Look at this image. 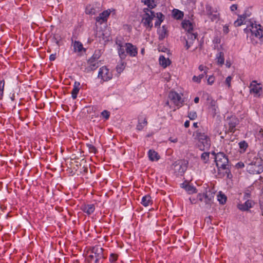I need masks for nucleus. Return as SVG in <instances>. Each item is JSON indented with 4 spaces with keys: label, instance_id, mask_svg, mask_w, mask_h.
<instances>
[{
    "label": "nucleus",
    "instance_id": "nucleus-1",
    "mask_svg": "<svg viewBox=\"0 0 263 263\" xmlns=\"http://www.w3.org/2000/svg\"><path fill=\"white\" fill-rule=\"evenodd\" d=\"M211 154L214 156L219 177L220 178L226 177L229 179L232 178V175L230 168L231 165L229 164L228 156L223 152L216 153L215 152H212Z\"/></svg>",
    "mask_w": 263,
    "mask_h": 263
},
{
    "label": "nucleus",
    "instance_id": "nucleus-2",
    "mask_svg": "<svg viewBox=\"0 0 263 263\" xmlns=\"http://www.w3.org/2000/svg\"><path fill=\"white\" fill-rule=\"evenodd\" d=\"M193 137L196 142V146L200 151H204L210 149L211 140L207 133L198 129L194 132Z\"/></svg>",
    "mask_w": 263,
    "mask_h": 263
},
{
    "label": "nucleus",
    "instance_id": "nucleus-3",
    "mask_svg": "<svg viewBox=\"0 0 263 263\" xmlns=\"http://www.w3.org/2000/svg\"><path fill=\"white\" fill-rule=\"evenodd\" d=\"M248 172L251 174H259L263 172V165L260 159L252 154L249 156L247 166Z\"/></svg>",
    "mask_w": 263,
    "mask_h": 263
},
{
    "label": "nucleus",
    "instance_id": "nucleus-4",
    "mask_svg": "<svg viewBox=\"0 0 263 263\" xmlns=\"http://www.w3.org/2000/svg\"><path fill=\"white\" fill-rule=\"evenodd\" d=\"M249 27H250L249 30L251 33L250 36L251 43L253 45H256L258 43V41L256 39H258L261 42V39L263 37L262 27L260 24H257L255 23H252ZM248 30L249 29L246 28L245 29V31Z\"/></svg>",
    "mask_w": 263,
    "mask_h": 263
},
{
    "label": "nucleus",
    "instance_id": "nucleus-5",
    "mask_svg": "<svg viewBox=\"0 0 263 263\" xmlns=\"http://www.w3.org/2000/svg\"><path fill=\"white\" fill-rule=\"evenodd\" d=\"M143 12L144 13L142 16L141 23L145 28L150 30L153 26L152 21L156 17L155 13L149 8H144Z\"/></svg>",
    "mask_w": 263,
    "mask_h": 263
},
{
    "label": "nucleus",
    "instance_id": "nucleus-6",
    "mask_svg": "<svg viewBox=\"0 0 263 263\" xmlns=\"http://www.w3.org/2000/svg\"><path fill=\"white\" fill-rule=\"evenodd\" d=\"M239 119L235 116L232 115L231 116L227 117L226 119V124L224 126L226 128H228V130L226 133H234L236 130V127L239 124Z\"/></svg>",
    "mask_w": 263,
    "mask_h": 263
},
{
    "label": "nucleus",
    "instance_id": "nucleus-7",
    "mask_svg": "<svg viewBox=\"0 0 263 263\" xmlns=\"http://www.w3.org/2000/svg\"><path fill=\"white\" fill-rule=\"evenodd\" d=\"M113 77L112 72L106 66L101 67L99 70L98 78L101 80V83L111 80Z\"/></svg>",
    "mask_w": 263,
    "mask_h": 263
},
{
    "label": "nucleus",
    "instance_id": "nucleus-8",
    "mask_svg": "<svg viewBox=\"0 0 263 263\" xmlns=\"http://www.w3.org/2000/svg\"><path fill=\"white\" fill-rule=\"evenodd\" d=\"M215 193L209 189L203 193H199L197 194V198L201 202H204L205 205L211 206L213 202Z\"/></svg>",
    "mask_w": 263,
    "mask_h": 263
},
{
    "label": "nucleus",
    "instance_id": "nucleus-9",
    "mask_svg": "<svg viewBox=\"0 0 263 263\" xmlns=\"http://www.w3.org/2000/svg\"><path fill=\"white\" fill-rule=\"evenodd\" d=\"M168 98L178 108L183 105L184 100L182 99L181 95L175 91H170Z\"/></svg>",
    "mask_w": 263,
    "mask_h": 263
},
{
    "label": "nucleus",
    "instance_id": "nucleus-10",
    "mask_svg": "<svg viewBox=\"0 0 263 263\" xmlns=\"http://www.w3.org/2000/svg\"><path fill=\"white\" fill-rule=\"evenodd\" d=\"M187 162L184 160L176 161L174 164V170L177 175H182L187 167Z\"/></svg>",
    "mask_w": 263,
    "mask_h": 263
},
{
    "label": "nucleus",
    "instance_id": "nucleus-11",
    "mask_svg": "<svg viewBox=\"0 0 263 263\" xmlns=\"http://www.w3.org/2000/svg\"><path fill=\"white\" fill-rule=\"evenodd\" d=\"M205 15L211 21H216L219 19V13L216 9L213 8L210 5H205Z\"/></svg>",
    "mask_w": 263,
    "mask_h": 263
},
{
    "label": "nucleus",
    "instance_id": "nucleus-12",
    "mask_svg": "<svg viewBox=\"0 0 263 263\" xmlns=\"http://www.w3.org/2000/svg\"><path fill=\"white\" fill-rule=\"evenodd\" d=\"M126 55L136 57L138 54V48L130 43H126L124 45Z\"/></svg>",
    "mask_w": 263,
    "mask_h": 263
},
{
    "label": "nucleus",
    "instance_id": "nucleus-13",
    "mask_svg": "<svg viewBox=\"0 0 263 263\" xmlns=\"http://www.w3.org/2000/svg\"><path fill=\"white\" fill-rule=\"evenodd\" d=\"M187 38L185 39L184 43V47L188 50L194 44L196 40L198 34L197 33H186Z\"/></svg>",
    "mask_w": 263,
    "mask_h": 263
},
{
    "label": "nucleus",
    "instance_id": "nucleus-14",
    "mask_svg": "<svg viewBox=\"0 0 263 263\" xmlns=\"http://www.w3.org/2000/svg\"><path fill=\"white\" fill-rule=\"evenodd\" d=\"M250 92L253 93L254 97H259L260 92L262 90V88L260 86V84L257 83L255 80L253 81L250 84Z\"/></svg>",
    "mask_w": 263,
    "mask_h": 263
},
{
    "label": "nucleus",
    "instance_id": "nucleus-15",
    "mask_svg": "<svg viewBox=\"0 0 263 263\" xmlns=\"http://www.w3.org/2000/svg\"><path fill=\"white\" fill-rule=\"evenodd\" d=\"M147 125L146 117L145 115H140L138 117V124L136 126V129L138 131L142 130Z\"/></svg>",
    "mask_w": 263,
    "mask_h": 263
},
{
    "label": "nucleus",
    "instance_id": "nucleus-16",
    "mask_svg": "<svg viewBox=\"0 0 263 263\" xmlns=\"http://www.w3.org/2000/svg\"><path fill=\"white\" fill-rule=\"evenodd\" d=\"M254 204L255 202L252 200L248 199L243 203H238L237 208L241 211H248L251 208L253 207Z\"/></svg>",
    "mask_w": 263,
    "mask_h": 263
},
{
    "label": "nucleus",
    "instance_id": "nucleus-17",
    "mask_svg": "<svg viewBox=\"0 0 263 263\" xmlns=\"http://www.w3.org/2000/svg\"><path fill=\"white\" fill-rule=\"evenodd\" d=\"M110 9H108L103 11L96 18V20L97 22L102 24L107 21V18L110 14Z\"/></svg>",
    "mask_w": 263,
    "mask_h": 263
},
{
    "label": "nucleus",
    "instance_id": "nucleus-18",
    "mask_svg": "<svg viewBox=\"0 0 263 263\" xmlns=\"http://www.w3.org/2000/svg\"><path fill=\"white\" fill-rule=\"evenodd\" d=\"M81 209L87 215H90L94 212L95 206L93 204H84L82 205Z\"/></svg>",
    "mask_w": 263,
    "mask_h": 263
},
{
    "label": "nucleus",
    "instance_id": "nucleus-19",
    "mask_svg": "<svg viewBox=\"0 0 263 263\" xmlns=\"http://www.w3.org/2000/svg\"><path fill=\"white\" fill-rule=\"evenodd\" d=\"M209 112L214 117L218 113H219L218 106L216 105V102L214 100H212L209 107Z\"/></svg>",
    "mask_w": 263,
    "mask_h": 263
},
{
    "label": "nucleus",
    "instance_id": "nucleus-20",
    "mask_svg": "<svg viewBox=\"0 0 263 263\" xmlns=\"http://www.w3.org/2000/svg\"><path fill=\"white\" fill-rule=\"evenodd\" d=\"M91 253L94 254L95 258L104 259L105 257L103 255V249L98 246H96L92 248Z\"/></svg>",
    "mask_w": 263,
    "mask_h": 263
},
{
    "label": "nucleus",
    "instance_id": "nucleus-21",
    "mask_svg": "<svg viewBox=\"0 0 263 263\" xmlns=\"http://www.w3.org/2000/svg\"><path fill=\"white\" fill-rule=\"evenodd\" d=\"M182 27L187 33H193V25L189 20H184L182 23Z\"/></svg>",
    "mask_w": 263,
    "mask_h": 263
},
{
    "label": "nucleus",
    "instance_id": "nucleus-22",
    "mask_svg": "<svg viewBox=\"0 0 263 263\" xmlns=\"http://www.w3.org/2000/svg\"><path fill=\"white\" fill-rule=\"evenodd\" d=\"M88 64H89L88 68L90 70L93 71L99 67L100 65V61L93 60V59H90L88 61Z\"/></svg>",
    "mask_w": 263,
    "mask_h": 263
},
{
    "label": "nucleus",
    "instance_id": "nucleus-23",
    "mask_svg": "<svg viewBox=\"0 0 263 263\" xmlns=\"http://www.w3.org/2000/svg\"><path fill=\"white\" fill-rule=\"evenodd\" d=\"M148 156L149 159L152 161H158L160 158L158 153L153 149L148 151Z\"/></svg>",
    "mask_w": 263,
    "mask_h": 263
},
{
    "label": "nucleus",
    "instance_id": "nucleus-24",
    "mask_svg": "<svg viewBox=\"0 0 263 263\" xmlns=\"http://www.w3.org/2000/svg\"><path fill=\"white\" fill-rule=\"evenodd\" d=\"M159 61L160 65L164 68L167 67L171 63L170 60L168 58H165L164 55L159 57Z\"/></svg>",
    "mask_w": 263,
    "mask_h": 263
},
{
    "label": "nucleus",
    "instance_id": "nucleus-25",
    "mask_svg": "<svg viewBox=\"0 0 263 263\" xmlns=\"http://www.w3.org/2000/svg\"><path fill=\"white\" fill-rule=\"evenodd\" d=\"M73 50L75 52H80L83 51H86V49L83 48V44L79 41H75L73 43Z\"/></svg>",
    "mask_w": 263,
    "mask_h": 263
},
{
    "label": "nucleus",
    "instance_id": "nucleus-26",
    "mask_svg": "<svg viewBox=\"0 0 263 263\" xmlns=\"http://www.w3.org/2000/svg\"><path fill=\"white\" fill-rule=\"evenodd\" d=\"M80 83L76 81L73 85V88L71 91V97L73 99H76L77 98V95L80 90Z\"/></svg>",
    "mask_w": 263,
    "mask_h": 263
},
{
    "label": "nucleus",
    "instance_id": "nucleus-27",
    "mask_svg": "<svg viewBox=\"0 0 263 263\" xmlns=\"http://www.w3.org/2000/svg\"><path fill=\"white\" fill-rule=\"evenodd\" d=\"M141 203L144 206L146 207L153 203V200L151 197L149 195L143 196L142 198Z\"/></svg>",
    "mask_w": 263,
    "mask_h": 263
},
{
    "label": "nucleus",
    "instance_id": "nucleus-28",
    "mask_svg": "<svg viewBox=\"0 0 263 263\" xmlns=\"http://www.w3.org/2000/svg\"><path fill=\"white\" fill-rule=\"evenodd\" d=\"M155 15L158 20L155 23V26L156 27H159L164 19V15L161 12L155 13Z\"/></svg>",
    "mask_w": 263,
    "mask_h": 263
},
{
    "label": "nucleus",
    "instance_id": "nucleus-29",
    "mask_svg": "<svg viewBox=\"0 0 263 263\" xmlns=\"http://www.w3.org/2000/svg\"><path fill=\"white\" fill-rule=\"evenodd\" d=\"M184 13L178 9H174L173 10V16L176 20H181L183 17Z\"/></svg>",
    "mask_w": 263,
    "mask_h": 263
},
{
    "label": "nucleus",
    "instance_id": "nucleus-30",
    "mask_svg": "<svg viewBox=\"0 0 263 263\" xmlns=\"http://www.w3.org/2000/svg\"><path fill=\"white\" fill-rule=\"evenodd\" d=\"M238 145L240 149V152L241 153L246 152L249 147L248 143L245 140H242L239 142Z\"/></svg>",
    "mask_w": 263,
    "mask_h": 263
},
{
    "label": "nucleus",
    "instance_id": "nucleus-31",
    "mask_svg": "<svg viewBox=\"0 0 263 263\" xmlns=\"http://www.w3.org/2000/svg\"><path fill=\"white\" fill-rule=\"evenodd\" d=\"M118 52L120 58L124 60L126 57V53L124 45L118 47Z\"/></svg>",
    "mask_w": 263,
    "mask_h": 263
},
{
    "label": "nucleus",
    "instance_id": "nucleus-32",
    "mask_svg": "<svg viewBox=\"0 0 263 263\" xmlns=\"http://www.w3.org/2000/svg\"><path fill=\"white\" fill-rule=\"evenodd\" d=\"M141 1L145 5L147 6V8H149L151 10H152V9L156 7L155 0H141Z\"/></svg>",
    "mask_w": 263,
    "mask_h": 263
},
{
    "label": "nucleus",
    "instance_id": "nucleus-33",
    "mask_svg": "<svg viewBox=\"0 0 263 263\" xmlns=\"http://www.w3.org/2000/svg\"><path fill=\"white\" fill-rule=\"evenodd\" d=\"M217 200L220 204H224L226 203L227 197L224 194H222L221 192H220L217 195Z\"/></svg>",
    "mask_w": 263,
    "mask_h": 263
},
{
    "label": "nucleus",
    "instance_id": "nucleus-34",
    "mask_svg": "<svg viewBox=\"0 0 263 263\" xmlns=\"http://www.w3.org/2000/svg\"><path fill=\"white\" fill-rule=\"evenodd\" d=\"M246 18V15H242L239 16L238 18L234 22V25L235 27H238L243 24V22Z\"/></svg>",
    "mask_w": 263,
    "mask_h": 263
},
{
    "label": "nucleus",
    "instance_id": "nucleus-35",
    "mask_svg": "<svg viewBox=\"0 0 263 263\" xmlns=\"http://www.w3.org/2000/svg\"><path fill=\"white\" fill-rule=\"evenodd\" d=\"M216 59L218 64L222 65L224 62V53L222 52H219L216 55Z\"/></svg>",
    "mask_w": 263,
    "mask_h": 263
},
{
    "label": "nucleus",
    "instance_id": "nucleus-36",
    "mask_svg": "<svg viewBox=\"0 0 263 263\" xmlns=\"http://www.w3.org/2000/svg\"><path fill=\"white\" fill-rule=\"evenodd\" d=\"M184 189L189 194H192L197 192L196 189L190 184H186L184 186Z\"/></svg>",
    "mask_w": 263,
    "mask_h": 263
},
{
    "label": "nucleus",
    "instance_id": "nucleus-37",
    "mask_svg": "<svg viewBox=\"0 0 263 263\" xmlns=\"http://www.w3.org/2000/svg\"><path fill=\"white\" fill-rule=\"evenodd\" d=\"M118 255L115 253H111L109 255V260L110 263H119L117 261Z\"/></svg>",
    "mask_w": 263,
    "mask_h": 263
},
{
    "label": "nucleus",
    "instance_id": "nucleus-38",
    "mask_svg": "<svg viewBox=\"0 0 263 263\" xmlns=\"http://www.w3.org/2000/svg\"><path fill=\"white\" fill-rule=\"evenodd\" d=\"M210 153L203 152L201 155V159L204 163H207L209 160Z\"/></svg>",
    "mask_w": 263,
    "mask_h": 263
},
{
    "label": "nucleus",
    "instance_id": "nucleus-39",
    "mask_svg": "<svg viewBox=\"0 0 263 263\" xmlns=\"http://www.w3.org/2000/svg\"><path fill=\"white\" fill-rule=\"evenodd\" d=\"M205 74H200L198 76H194L193 77V81L195 82H196L197 83H200L201 82V79L204 77Z\"/></svg>",
    "mask_w": 263,
    "mask_h": 263
},
{
    "label": "nucleus",
    "instance_id": "nucleus-40",
    "mask_svg": "<svg viewBox=\"0 0 263 263\" xmlns=\"http://www.w3.org/2000/svg\"><path fill=\"white\" fill-rule=\"evenodd\" d=\"M101 50H96L95 51V53H93V55L92 56V57L90 58V59H93V60L98 61V60L101 57Z\"/></svg>",
    "mask_w": 263,
    "mask_h": 263
},
{
    "label": "nucleus",
    "instance_id": "nucleus-41",
    "mask_svg": "<svg viewBox=\"0 0 263 263\" xmlns=\"http://www.w3.org/2000/svg\"><path fill=\"white\" fill-rule=\"evenodd\" d=\"M87 147L88 148L89 152L90 153H92L93 154H96L97 153V149L95 146L91 144H87Z\"/></svg>",
    "mask_w": 263,
    "mask_h": 263
},
{
    "label": "nucleus",
    "instance_id": "nucleus-42",
    "mask_svg": "<svg viewBox=\"0 0 263 263\" xmlns=\"http://www.w3.org/2000/svg\"><path fill=\"white\" fill-rule=\"evenodd\" d=\"M4 86H5L4 80H1L0 81V98L1 99H2V98L3 96Z\"/></svg>",
    "mask_w": 263,
    "mask_h": 263
},
{
    "label": "nucleus",
    "instance_id": "nucleus-43",
    "mask_svg": "<svg viewBox=\"0 0 263 263\" xmlns=\"http://www.w3.org/2000/svg\"><path fill=\"white\" fill-rule=\"evenodd\" d=\"M251 192L249 189H247L245 191L243 194V199L248 200L251 198Z\"/></svg>",
    "mask_w": 263,
    "mask_h": 263
},
{
    "label": "nucleus",
    "instance_id": "nucleus-44",
    "mask_svg": "<svg viewBox=\"0 0 263 263\" xmlns=\"http://www.w3.org/2000/svg\"><path fill=\"white\" fill-rule=\"evenodd\" d=\"M197 117V113L195 111H191L188 112V117L192 120H195Z\"/></svg>",
    "mask_w": 263,
    "mask_h": 263
},
{
    "label": "nucleus",
    "instance_id": "nucleus-45",
    "mask_svg": "<svg viewBox=\"0 0 263 263\" xmlns=\"http://www.w3.org/2000/svg\"><path fill=\"white\" fill-rule=\"evenodd\" d=\"M198 69L200 71H203L204 74H206L208 70V68L206 66H205L203 65H200L199 66Z\"/></svg>",
    "mask_w": 263,
    "mask_h": 263
},
{
    "label": "nucleus",
    "instance_id": "nucleus-46",
    "mask_svg": "<svg viewBox=\"0 0 263 263\" xmlns=\"http://www.w3.org/2000/svg\"><path fill=\"white\" fill-rule=\"evenodd\" d=\"M101 115L104 118L107 120L109 118L110 112L106 110H104L101 112Z\"/></svg>",
    "mask_w": 263,
    "mask_h": 263
},
{
    "label": "nucleus",
    "instance_id": "nucleus-47",
    "mask_svg": "<svg viewBox=\"0 0 263 263\" xmlns=\"http://www.w3.org/2000/svg\"><path fill=\"white\" fill-rule=\"evenodd\" d=\"M232 79V78L231 76H228L226 79L225 83L228 86V88H230L231 87V82Z\"/></svg>",
    "mask_w": 263,
    "mask_h": 263
},
{
    "label": "nucleus",
    "instance_id": "nucleus-48",
    "mask_svg": "<svg viewBox=\"0 0 263 263\" xmlns=\"http://www.w3.org/2000/svg\"><path fill=\"white\" fill-rule=\"evenodd\" d=\"M215 81V77L212 75L209 77L208 79V83L209 85H212Z\"/></svg>",
    "mask_w": 263,
    "mask_h": 263
},
{
    "label": "nucleus",
    "instance_id": "nucleus-49",
    "mask_svg": "<svg viewBox=\"0 0 263 263\" xmlns=\"http://www.w3.org/2000/svg\"><path fill=\"white\" fill-rule=\"evenodd\" d=\"M191 204H196L197 202V201L199 200L198 198H197V196L196 197L191 196L189 198Z\"/></svg>",
    "mask_w": 263,
    "mask_h": 263
},
{
    "label": "nucleus",
    "instance_id": "nucleus-50",
    "mask_svg": "<svg viewBox=\"0 0 263 263\" xmlns=\"http://www.w3.org/2000/svg\"><path fill=\"white\" fill-rule=\"evenodd\" d=\"M124 68V65L123 64H122L121 65H117V67H116V69H117V71L120 73L121 71H122L123 70Z\"/></svg>",
    "mask_w": 263,
    "mask_h": 263
},
{
    "label": "nucleus",
    "instance_id": "nucleus-51",
    "mask_svg": "<svg viewBox=\"0 0 263 263\" xmlns=\"http://www.w3.org/2000/svg\"><path fill=\"white\" fill-rule=\"evenodd\" d=\"M95 258V255L93 254H90L88 255L87 259L90 263H92L93 261H94V259Z\"/></svg>",
    "mask_w": 263,
    "mask_h": 263
},
{
    "label": "nucleus",
    "instance_id": "nucleus-52",
    "mask_svg": "<svg viewBox=\"0 0 263 263\" xmlns=\"http://www.w3.org/2000/svg\"><path fill=\"white\" fill-rule=\"evenodd\" d=\"M95 10L93 8H91L90 9H89L88 8H87L86 10V12L87 14H95Z\"/></svg>",
    "mask_w": 263,
    "mask_h": 263
},
{
    "label": "nucleus",
    "instance_id": "nucleus-53",
    "mask_svg": "<svg viewBox=\"0 0 263 263\" xmlns=\"http://www.w3.org/2000/svg\"><path fill=\"white\" fill-rule=\"evenodd\" d=\"M212 217L211 216H209L205 218L204 221L208 224H211L212 223Z\"/></svg>",
    "mask_w": 263,
    "mask_h": 263
},
{
    "label": "nucleus",
    "instance_id": "nucleus-54",
    "mask_svg": "<svg viewBox=\"0 0 263 263\" xmlns=\"http://www.w3.org/2000/svg\"><path fill=\"white\" fill-rule=\"evenodd\" d=\"M258 156L259 158V159H260L261 161H263V149H260L258 153Z\"/></svg>",
    "mask_w": 263,
    "mask_h": 263
},
{
    "label": "nucleus",
    "instance_id": "nucleus-55",
    "mask_svg": "<svg viewBox=\"0 0 263 263\" xmlns=\"http://www.w3.org/2000/svg\"><path fill=\"white\" fill-rule=\"evenodd\" d=\"M56 59V53L51 54L49 57V60L50 61H53Z\"/></svg>",
    "mask_w": 263,
    "mask_h": 263
},
{
    "label": "nucleus",
    "instance_id": "nucleus-56",
    "mask_svg": "<svg viewBox=\"0 0 263 263\" xmlns=\"http://www.w3.org/2000/svg\"><path fill=\"white\" fill-rule=\"evenodd\" d=\"M258 136L259 138L263 139V129L261 128L258 132Z\"/></svg>",
    "mask_w": 263,
    "mask_h": 263
},
{
    "label": "nucleus",
    "instance_id": "nucleus-57",
    "mask_svg": "<svg viewBox=\"0 0 263 263\" xmlns=\"http://www.w3.org/2000/svg\"><path fill=\"white\" fill-rule=\"evenodd\" d=\"M237 9V5L236 4H233L230 7V9L232 11H234L236 10Z\"/></svg>",
    "mask_w": 263,
    "mask_h": 263
},
{
    "label": "nucleus",
    "instance_id": "nucleus-58",
    "mask_svg": "<svg viewBox=\"0 0 263 263\" xmlns=\"http://www.w3.org/2000/svg\"><path fill=\"white\" fill-rule=\"evenodd\" d=\"M236 166L238 168H242L244 167V164L243 163L240 162L237 163Z\"/></svg>",
    "mask_w": 263,
    "mask_h": 263
},
{
    "label": "nucleus",
    "instance_id": "nucleus-59",
    "mask_svg": "<svg viewBox=\"0 0 263 263\" xmlns=\"http://www.w3.org/2000/svg\"><path fill=\"white\" fill-rule=\"evenodd\" d=\"M169 141H170L171 142L176 143L178 141V139L176 138H173L172 137H170L169 138Z\"/></svg>",
    "mask_w": 263,
    "mask_h": 263
},
{
    "label": "nucleus",
    "instance_id": "nucleus-60",
    "mask_svg": "<svg viewBox=\"0 0 263 263\" xmlns=\"http://www.w3.org/2000/svg\"><path fill=\"white\" fill-rule=\"evenodd\" d=\"M116 44L118 46V47L123 46L122 45V41L120 40H118L116 41Z\"/></svg>",
    "mask_w": 263,
    "mask_h": 263
},
{
    "label": "nucleus",
    "instance_id": "nucleus-61",
    "mask_svg": "<svg viewBox=\"0 0 263 263\" xmlns=\"http://www.w3.org/2000/svg\"><path fill=\"white\" fill-rule=\"evenodd\" d=\"M184 127H186V128H187L190 126V121L187 120L184 123Z\"/></svg>",
    "mask_w": 263,
    "mask_h": 263
},
{
    "label": "nucleus",
    "instance_id": "nucleus-62",
    "mask_svg": "<svg viewBox=\"0 0 263 263\" xmlns=\"http://www.w3.org/2000/svg\"><path fill=\"white\" fill-rule=\"evenodd\" d=\"M194 102H195V103H198L199 102V97H195V98H194Z\"/></svg>",
    "mask_w": 263,
    "mask_h": 263
},
{
    "label": "nucleus",
    "instance_id": "nucleus-63",
    "mask_svg": "<svg viewBox=\"0 0 263 263\" xmlns=\"http://www.w3.org/2000/svg\"><path fill=\"white\" fill-rule=\"evenodd\" d=\"M101 258H95L94 260V263H99V260Z\"/></svg>",
    "mask_w": 263,
    "mask_h": 263
},
{
    "label": "nucleus",
    "instance_id": "nucleus-64",
    "mask_svg": "<svg viewBox=\"0 0 263 263\" xmlns=\"http://www.w3.org/2000/svg\"><path fill=\"white\" fill-rule=\"evenodd\" d=\"M260 210H261V215L263 216V204H260Z\"/></svg>",
    "mask_w": 263,
    "mask_h": 263
}]
</instances>
